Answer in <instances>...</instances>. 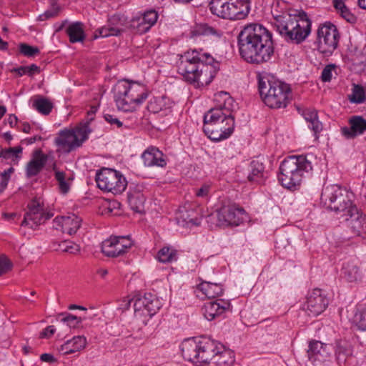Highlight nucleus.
<instances>
[{"mask_svg": "<svg viewBox=\"0 0 366 366\" xmlns=\"http://www.w3.org/2000/svg\"><path fill=\"white\" fill-rule=\"evenodd\" d=\"M179 224H182L183 225L187 224L188 223H192L194 225H199L200 224L199 221L198 219H178Z\"/></svg>", "mask_w": 366, "mask_h": 366, "instance_id": "obj_59", "label": "nucleus"}, {"mask_svg": "<svg viewBox=\"0 0 366 366\" xmlns=\"http://www.w3.org/2000/svg\"><path fill=\"white\" fill-rule=\"evenodd\" d=\"M203 33L206 35H214L217 36H221L222 34L221 31L207 24H204L203 26Z\"/></svg>", "mask_w": 366, "mask_h": 366, "instance_id": "obj_53", "label": "nucleus"}, {"mask_svg": "<svg viewBox=\"0 0 366 366\" xmlns=\"http://www.w3.org/2000/svg\"><path fill=\"white\" fill-rule=\"evenodd\" d=\"M82 318L73 315L68 314L61 319V322H66L69 327L76 328L81 322Z\"/></svg>", "mask_w": 366, "mask_h": 366, "instance_id": "obj_49", "label": "nucleus"}, {"mask_svg": "<svg viewBox=\"0 0 366 366\" xmlns=\"http://www.w3.org/2000/svg\"><path fill=\"white\" fill-rule=\"evenodd\" d=\"M48 159L41 149L34 151L32 159L27 163L26 174L30 178L37 175L44 168Z\"/></svg>", "mask_w": 366, "mask_h": 366, "instance_id": "obj_25", "label": "nucleus"}, {"mask_svg": "<svg viewBox=\"0 0 366 366\" xmlns=\"http://www.w3.org/2000/svg\"><path fill=\"white\" fill-rule=\"evenodd\" d=\"M311 169V162L305 157H289L280 167L279 181L285 188H295L302 181L304 172Z\"/></svg>", "mask_w": 366, "mask_h": 366, "instance_id": "obj_7", "label": "nucleus"}, {"mask_svg": "<svg viewBox=\"0 0 366 366\" xmlns=\"http://www.w3.org/2000/svg\"><path fill=\"white\" fill-rule=\"evenodd\" d=\"M219 69V62L212 56L196 50L185 52L177 62L178 73L197 88L209 84Z\"/></svg>", "mask_w": 366, "mask_h": 366, "instance_id": "obj_2", "label": "nucleus"}, {"mask_svg": "<svg viewBox=\"0 0 366 366\" xmlns=\"http://www.w3.org/2000/svg\"><path fill=\"white\" fill-rule=\"evenodd\" d=\"M27 66H20L14 69V71L17 73L19 76L27 74Z\"/></svg>", "mask_w": 366, "mask_h": 366, "instance_id": "obj_62", "label": "nucleus"}, {"mask_svg": "<svg viewBox=\"0 0 366 366\" xmlns=\"http://www.w3.org/2000/svg\"><path fill=\"white\" fill-rule=\"evenodd\" d=\"M105 120L111 124H115L117 127H122L123 124L122 122H120L117 118L114 117L113 115L111 114H105L104 115Z\"/></svg>", "mask_w": 366, "mask_h": 366, "instance_id": "obj_56", "label": "nucleus"}, {"mask_svg": "<svg viewBox=\"0 0 366 366\" xmlns=\"http://www.w3.org/2000/svg\"><path fill=\"white\" fill-rule=\"evenodd\" d=\"M114 100L119 110L131 111L135 106L147 98V92L144 85L119 81L114 88Z\"/></svg>", "mask_w": 366, "mask_h": 366, "instance_id": "obj_6", "label": "nucleus"}, {"mask_svg": "<svg viewBox=\"0 0 366 366\" xmlns=\"http://www.w3.org/2000/svg\"><path fill=\"white\" fill-rule=\"evenodd\" d=\"M251 172L248 175L249 182L261 184L265 178L264 167L262 163L257 160H253L251 164Z\"/></svg>", "mask_w": 366, "mask_h": 366, "instance_id": "obj_34", "label": "nucleus"}, {"mask_svg": "<svg viewBox=\"0 0 366 366\" xmlns=\"http://www.w3.org/2000/svg\"><path fill=\"white\" fill-rule=\"evenodd\" d=\"M20 52L26 56L31 57L39 54L38 47L30 46L27 44L22 43L19 45Z\"/></svg>", "mask_w": 366, "mask_h": 366, "instance_id": "obj_47", "label": "nucleus"}, {"mask_svg": "<svg viewBox=\"0 0 366 366\" xmlns=\"http://www.w3.org/2000/svg\"><path fill=\"white\" fill-rule=\"evenodd\" d=\"M343 277L350 282H356L362 278V272L358 264L354 262H347L342 266Z\"/></svg>", "mask_w": 366, "mask_h": 366, "instance_id": "obj_31", "label": "nucleus"}, {"mask_svg": "<svg viewBox=\"0 0 366 366\" xmlns=\"http://www.w3.org/2000/svg\"><path fill=\"white\" fill-rule=\"evenodd\" d=\"M199 352L197 365L212 364L218 350L219 342L208 338H202L199 340Z\"/></svg>", "mask_w": 366, "mask_h": 366, "instance_id": "obj_19", "label": "nucleus"}, {"mask_svg": "<svg viewBox=\"0 0 366 366\" xmlns=\"http://www.w3.org/2000/svg\"><path fill=\"white\" fill-rule=\"evenodd\" d=\"M199 341L194 339L184 340L181 344V351L183 357L194 364H197L199 352Z\"/></svg>", "mask_w": 366, "mask_h": 366, "instance_id": "obj_29", "label": "nucleus"}, {"mask_svg": "<svg viewBox=\"0 0 366 366\" xmlns=\"http://www.w3.org/2000/svg\"><path fill=\"white\" fill-rule=\"evenodd\" d=\"M350 127H342L341 132L347 139H353L366 131V119L361 116H353L350 120Z\"/></svg>", "mask_w": 366, "mask_h": 366, "instance_id": "obj_24", "label": "nucleus"}, {"mask_svg": "<svg viewBox=\"0 0 366 366\" xmlns=\"http://www.w3.org/2000/svg\"><path fill=\"white\" fill-rule=\"evenodd\" d=\"M40 359L41 361L46 362H54L56 360L54 356L49 353L42 354L40 357Z\"/></svg>", "mask_w": 366, "mask_h": 366, "instance_id": "obj_58", "label": "nucleus"}, {"mask_svg": "<svg viewBox=\"0 0 366 366\" xmlns=\"http://www.w3.org/2000/svg\"><path fill=\"white\" fill-rule=\"evenodd\" d=\"M353 357L352 345L347 341H337L335 346V358L340 366H346Z\"/></svg>", "mask_w": 366, "mask_h": 366, "instance_id": "obj_26", "label": "nucleus"}, {"mask_svg": "<svg viewBox=\"0 0 366 366\" xmlns=\"http://www.w3.org/2000/svg\"><path fill=\"white\" fill-rule=\"evenodd\" d=\"M7 122L9 125L13 127L17 123V117L14 114L9 115Z\"/></svg>", "mask_w": 366, "mask_h": 366, "instance_id": "obj_63", "label": "nucleus"}, {"mask_svg": "<svg viewBox=\"0 0 366 366\" xmlns=\"http://www.w3.org/2000/svg\"><path fill=\"white\" fill-rule=\"evenodd\" d=\"M0 157L4 158V159H9V149H3L0 147Z\"/></svg>", "mask_w": 366, "mask_h": 366, "instance_id": "obj_64", "label": "nucleus"}, {"mask_svg": "<svg viewBox=\"0 0 366 366\" xmlns=\"http://www.w3.org/2000/svg\"><path fill=\"white\" fill-rule=\"evenodd\" d=\"M331 347L320 341H311L307 355L311 362H324L330 355Z\"/></svg>", "mask_w": 366, "mask_h": 366, "instance_id": "obj_21", "label": "nucleus"}, {"mask_svg": "<svg viewBox=\"0 0 366 366\" xmlns=\"http://www.w3.org/2000/svg\"><path fill=\"white\" fill-rule=\"evenodd\" d=\"M128 202L132 210L136 212H142L144 209L145 198L143 194L137 193L129 196Z\"/></svg>", "mask_w": 366, "mask_h": 366, "instance_id": "obj_40", "label": "nucleus"}, {"mask_svg": "<svg viewBox=\"0 0 366 366\" xmlns=\"http://www.w3.org/2000/svg\"><path fill=\"white\" fill-rule=\"evenodd\" d=\"M27 74L30 76H33L34 74L40 73V68L36 64H31L30 66H27Z\"/></svg>", "mask_w": 366, "mask_h": 366, "instance_id": "obj_57", "label": "nucleus"}, {"mask_svg": "<svg viewBox=\"0 0 366 366\" xmlns=\"http://www.w3.org/2000/svg\"><path fill=\"white\" fill-rule=\"evenodd\" d=\"M229 307V302L223 300H217L206 302L202 310L204 317L207 320L212 321L222 315Z\"/></svg>", "mask_w": 366, "mask_h": 366, "instance_id": "obj_23", "label": "nucleus"}, {"mask_svg": "<svg viewBox=\"0 0 366 366\" xmlns=\"http://www.w3.org/2000/svg\"><path fill=\"white\" fill-rule=\"evenodd\" d=\"M81 218L74 214H71L68 216L56 217L54 219V223L61 227L64 233L69 235L76 233L81 227Z\"/></svg>", "mask_w": 366, "mask_h": 366, "instance_id": "obj_22", "label": "nucleus"}, {"mask_svg": "<svg viewBox=\"0 0 366 366\" xmlns=\"http://www.w3.org/2000/svg\"><path fill=\"white\" fill-rule=\"evenodd\" d=\"M328 304L324 292L320 289H315L308 295L302 308L309 316L317 317L325 311Z\"/></svg>", "mask_w": 366, "mask_h": 366, "instance_id": "obj_15", "label": "nucleus"}, {"mask_svg": "<svg viewBox=\"0 0 366 366\" xmlns=\"http://www.w3.org/2000/svg\"><path fill=\"white\" fill-rule=\"evenodd\" d=\"M209 9L214 15L229 20L243 19L249 12L248 0H212Z\"/></svg>", "mask_w": 366, "mask_h": 366, "instance_id": "obj_8", "label": "nucleus"}, {"mask_svg": "<svg viewBox=\"0 0 366 366\" xmlns=\"http://www.w3.org/2000/svg\"><path fill=\"white\" fill-rule=\"evenodd\" d=\"M157 259L163 263H169L177 259V251L173 247H164L157 253Z\"/></svg>", "mask_w": 366, "mask_h": 366, "instance_id": "obj_37", "label": "nucleus"}, {"mask_svg": "<svg viewBox=\"0 0 366 366\" xmlns=\"http://www.w3.org/2000/svg\"><path fill=\"white\" fill-rule=\"evenodd\" d=\"M22 147L19 146L16 147H10L9 148L10 158H12V160L18 159L20 158V154L22 152Z\"/></svg>", "mask_w": 366, "mask_h": 366, "instance_id": "obj_54", "label": "nucleus"}, {"mask_svg": "<svg viewBox=\"0 0 366 366\" xmlns=\"http://www.w3.org/2000/svg\"><path fill=\"white\" fill-rule=\"evenodd\" d=\"M55 178L59 183V187L61 193L66 194L70 189L69 184L65 180V173L56 171L55 172Z\"/></svg>", "mask_w": 366, "mask_h": 366, "instance_id": "obj_46", "label": "nucleus"}, {"mask_svg": "<svg viewBox=\"0 0 366 366\" xmlns=\"http://www.w3.org/2000/svg\"><path fill=\"white\" fill-rule=\"evenodd\" d=\"M66 32L69 36L70 41L72 43L82 41L84 39L82 24L80 22H76L69 25Z\"/></svg>", "mask_w": 366, "mask_h": 366, "instance_id": "obj_35", "label": "nucleus"}, {"mask_svg": "<svg viewBox=\"0 0 366 366\" xmlns=\"http://www.w3.org/2000/svg\"><path fill=\"white\" fill-rule=\"evenodd\" d=\"M345 217V221L348 222V227L352 234L357 237L366 236V216L360 213L356 207L347 210V214L341 215Z\"/></svg>", "mask_w": 366, "mask_h": 366, "instance_id": "obj_18", "label": "nucleus"}, {"mask_svg": "<svg viewBox=\"0 0 366 366\" xmlns=\"http://www.w3.org/2000/svg\"><path fill=\"white\" fill-rule=\"evenodd\" d=\"M237 44L240 56L248 63L267 62L274 54L272 34L259 24L244 26L238 34Z\"/></svg>", "mask_w": 366, "mask_h": 366, "instance_id": "obj_1", "label": "nucleus"}, {"mask_svg": "<svg viewBox=\"0 0 366 366\" xmlns=\"http://www.w3.org/2000/svg\"><path fill=\"white\" fill-rule=\"evenodd\" d=\"M130 236H111L102 243V252L107 257L122 256L132 247Z\"/></svg>", "mask_w": 366, "mask_h": 366, "instance_id": "obj_14", "label": "nucleus"}, {"mask_svg": "<svg viewBox=\"0 0 366 366\" xmlns=\"http://www.w3.org/2000/svg\"><path fill=\"white\" fill-rule=\"evenodd\" d=\"M127 28H131L130 22H126V18L123 15L114 14L108 21V24L95 31V36L97 33L100 36L107 37L110 36H119Z\"/></svg>", "mask_w": 366, "mask_h": 366, "instance_id": "obj_17", "label": "nucleus"}, {"mask_svg": "<svg viewBox=\"0 0 366 366\" xmlns=\"http://www.w3.org/2000/svg\"><path fill=\"white\" fill-rule=\"evenodd\" d=\"M14 169L13 167L9 168L7 170L4 171L1 173V178H6L9 180L11 174L14 172Z\"/></svg>", "mask_w": 366, "mask_h": 366, "instance_id": "obj_60", "label": "nucleus"}, {"mask_svg": "<svg viewBox=\"0 0 366 366\" xmlns=\"http://www.w3.org/2000/svg\"><path fill=\"white\" fill-rule=\"evenodd\" d=\"M148 302L144 310L145 317H152L161 307L159 300L151 293L147 294Z\"/></svg>", "mask_w": 366, "mask_h": 366, "instance_id": "obj_39", "label": "nucleus"}, {"mask_svg": "<svg viewBox=\"0 0 366 366\" xmlns=\"http://www.w3.org/2000/svg\"><path fill=\"white\" fill-rule=\"evenodd\" d=\"M339 40V32L336 26L326 22L320 25L317 29V49L325 54L330 55L337 48Z\"/></svg>", "mask_w": 366, "mask_h": 366, "instance_id": "obj_12", "label": "nucleus"}, {"mask_svg": "<svg viewBox=\"0 0 366 366\" xmlns=\"http://www.w3.org/2000/svg\"><path fill=\"white\" fill-rule=\"evenodd\" d=\"M365 99L364 88L360 85H355L350 101L354 103H362Z\"/></svg>", "mask_w": 366, "mask_h": 366, "instance_id": "obj_45", "label": "nucleus"}, {"mask_svg": "<svg viewBox=\"0 0 366 366\" xmlns=\"http://www.w3.org/2000/svg\"><path fill=\"white\" fill-rule=\"evenodd\" d=\"M98 107L96 105H92L90 107V109L87 112L88 118L90 121L93 119V116L95 114L97 111Z\"/></svg>", "mask_w": 366, "mask_h": 366, "instance_id": "obj_61", "label": "nucleus"}, {"mask_svg": "<svg viewBox=\"0 0 366 366\" xmlns=\"http://www.w3.org/2000/svg\"><path fill=\"white\" fill-rule=\"evenodd\" d=\"M86 340L84 336H76L61 345L59 351L64 355L72 354L85 348Z\"/></svg>", "mask_w": 366, "mask_h": 366, "instance_id": "obj_30", "label": "nucleus"}, {"mask_svg": "<svg viewBox=\"0 0 366 366\" xmlns=\"http://www.w3.org/2000/svg\"><path fill=\"white\" fill-rule=\"evenodd\" d=\"M147 302H149L147 294L143 297L134 299V309L136 316L145 317L144 310L147 308Z\"/></svg>", "mask_w": 366, "mask_h": 366, "instance_id": "obj_42", "label": "nucleus"}, {"mask_svg": "<svg viewBox=\"0 0 366 366\" xmlns=\"http://www.w3.org/2000/svg\"><path fill=\"white\" fill-rule=\"evenodd\" d=\"M142 158L147 167L158 166L163 167L166 165L163 153L155 147L148 148L142 154Z\"/></svg>", "mask_w": 366, "mask_h": 366, "instance_id": "obj_28", "label": "nucleus"}, {"mask_svg": "<svg viewBox=\"0 0 366 366\" xmlns=\"http://www.w3.org/2000/svg\"><path fill=\"white\" fill-rule=\"evenodd\" d=\"M55 249L57 251L75 254L80 251V247L73 242L63 241L57 244V247H56Z\"/></svg>", "mask_w": 366, "mask_h": 366, "instance_id": "obj_41", "label": "nucleus"}, {"mask_svg": "<svg viewBox=\"0 0 366 366\" xmlns=\"http://www.w3.org/2000/svg\"><path fill=\"white\" fill-rule=\"evenodd\" d=\"M12 266L11 262L6 256H1L0 257V276L11 270Z\"/></svg>", "mask_w": 366, "mask_h": 366, "instance_id": "obj_51", "label": "nucleus"}, {"mask_svg": "<svg viewBox=\"0 0 366 366\" xmlns=\"http://www.w3.org/2000/svg\"><path fill=\"white\" fill-rule=\"evenodd\" d=\"M355 322L360 330H366V308L355 314Z\"/></svg>", "mask_w": 366, "mask_h": 366, "instance_id": "obj_48", "label": "nucleus"}, {"mask_svg": "<svg viewBox=\"0 0 366 366\" xmlns=\"http://www.w3.org/2000/svg\"><path fill=\"white\" fill-rule=\"evenodd\" d=\"M211 185L209 184H204L200 188L195 190V194L197 197L206 198L208 197Z\"/></svg>", "mask_w": 366, "mask_h": 366, "instance_id": "obj_52", "label": "nucleus"}, {"mask_svg": "<svg viewBox=\"0 0 366 366\" xmlns=\"http://www.w3.org/2000/svg\"><path fill=\"white\" fill-rule=\"evenodd\" d=\"M32 106L39 113L44 115L49 114L53 108L52 103L46 98L42 97H37L34 100Z\"/></svg>", "mask_w": 366, "mask_h": 366, "instance_id": "obj_38", "label": "nucleus"}, {"mask_svg": "<svg viewBox=\"0 0 366 366\" xmlns=\"http://www.w3.org/2000/svg\"><path fill=\"white\" fill-rule=\"evenodd\" d=\"M223 292L222 286L219 284L209 282H202L197 287L195 292L198 297L209 299L215 298Z\"/></svg>", "mask_w": 366, "mask_h": 366, "instance_id": "obj_27", "label": "nucleus"}, {"mask_svg": "<svg viewBox=\"0 0 366 366\" xmlns=\"http://www.w3.org/2000/svg\"><path fill=\"white\" fill-rule=\"evenodd\" d=\"M219 104L209 109L204 116L203 131L212 141L228 138L234 127L233 99L228 93L221 92L215 96Z\"/></svg>", "mask_w": 366, "mask_h": 366, "instance_id": "obj_3", "label": "nucleus"}, {"mask_svg": "<svg viewBox=\"0 0 366 366\" xmlns=\"http://www.w3.org/2000/svg\"><path fill=\"white\" fill-rule=\"evenodd\" d=\"M258 89L261 98L269 107L279 109L287 107L291 93L289 84L265 74L259 75Z\"/></svg>", "mask_w": 366, "mask_h": 366, "instance_id": "obj_5", "label": "nucleus"}, {"mask_svg": "<svg viewBox=\"0 0 366 366\" xmlns=\"http://www.w3.org/2000/svg\"><path fill=\"white\" fill-rule=\"evenodd\" d=\"M303 116L308 123V127L314 132L315 138H317V134L322 129V124L318 119L317 112L315 109H307L304 111Z\"/></svg>", "mask_w": 366, "mask_h": 366, "instance_id": "obj_33", "label": "nucleus"}, {"mask_svg": "<svg viewBox=\"0 0 366 366\" xmlns=\"http://www.w3.org/2000/svg\"><path fill=\"white\" fill-rule=\"evenodd\" d=\"M59 12V7L56 1L51 0V9L46 11L44 14L39 16L38 19L40 21H45L50 18H53L58 15Z\"/></svg>", "mask_w": 366, "mask_h": 366, "instance_id": "obj_44", "label": "nucleus"}, {"mask_svg": "<svg viewBox=\"0 0 366 366\" xmlns=\"http://www.w3.org/2000/svg\"><path fill=\"white\" fill-rule=\"evenodd\" d=\"M90 132L89 123L80 124L71 129L60 131L54 139V143L58 151L68 154L81 147L88 139Z\"/></svg>", "mask_w": 366, "mask_h": 366, "instance_id": "obj_9", "label": "nucleus"}, {"mask_svg": "<svg viewBox=\"0 0 366 366\" xmlns=\"http://www.w3.org/2000/svg\"><path fill=\"white\" fill-rule=\"evenodd\" d=\"M321 202L323 205L336 213L347 214L352 205L348 192L337 184L325 187L321 194Z\"/></svg>", "mask_w": 366, "mask_h": 366, "instance_id": "obj_10", "label": "nucleus"}, {"mask_svg": "<svg viewBox=\"0 0 366 366\" xmlns=\"http://www.w3.org/2000/svg\"><path fill=\"white\" fill-rule=\"evenodd\" d=\"M56 331V329L54 326H48L46 327L39 335L40 338H49L51 337Z\"/></svg>", "mask_w": 366, "mask_h": 366, "instance_id": "obj_55", "label": "nucleus"}, {"mask_svg": "<svg viewBox=\"0 0 366 366\" xmlns=\"http://www.w3.org/2000/svg\"><path fill=\"white\" fill-rule=\"evenodd\" d=\"M157 19L158 14L155 11H148L142 16L133 18L130 21V26L139 33H145L157 22Z\"/></svg>", "mask_w": 366, "mask_h": 366, "instance_id": "obj_20", "label": "nucleus"}, {"mask_svg": "<svg viewBox=\"0 0 366 366\" xmlns=\"http://www.w3.org/2000/svg\"><path fill=\"white\" fill-rule=\"evenodd\" d=\"M274 26L288 42L302 43L311 32L312 21L302 10H289L274 16Z\"/></svg>", "mask_w": 366, "mask_h": 366, "instance_id": "obj_4", "label": "nucleus"}, {"mask_svg": "<svg viewBox=\"0 0 366 366\" xmlns=\"http://www.w3.org/2000/svg\"><path fill=\"white\" fill-rule=\"evenodd\" d=\"M168 100L166 97H157L150 101L148 109L153 113H158L160 111L167 109L166 102Z\"/></svg>", "mask_w": 366, "mask_h": 366, "instance_id": "obj_43", "label": "nucleus"}, {"mask_svg": "<svg viewBox=\"0 0 366 366\" xmlns=\"http://www.w3.org/2000/svg\"><path fill=\"white\" fill-rule=\"evenodd\" d=\"M96 182L101 190L114 194H122L127 186L126 178L119 172L108 168L97 174Z\"/></svg>", "mask_w": 366, "mask_h": 366, "instance_id": "obj_11", "label": "nucleus"}, {"mask_svg": "<svg viewBox=\"0 0 366 366\" xmlns=\"http://www.w3.org/2000/svg\"><path fill=\"white\" fill-rule=\"evenodd\" d=\"M28 207L29 212L26 213L21 226L25 225L31 229H36L53 215L52 214L45 213L43 208L36 201L31 202Z\"/></svg>", "mask_w": 366, "mask_h": 366, "instance_id": "obj_16", "label": "nucleus"}, {"mask_svg": "<svg viewBox=\"0 0 366 366\" xmlns=\"http://www.w3.org/2000/svg\"><path fill=\"white\" fill-rule=\"evenodd\" d=\"M244 210L242 208L236 207L235 205H224L217 213L207 217L210 220L217 219L216 225L225 227L230 225H239L244 221Z\"/></svg>", "mask_w": 366, "mask_h": 366, "instance_id": "obj_13", "label": "nucleus"}, {"mask_svg": "<svg viewBox=\"0 0 366 366\" xmlns=\"http://www.w3.org/2000/svg\"><path fill=\"white\" fill-rule=\"evenodd\" d=\"M335 64H328L322 70L321 79L324 82L330 81L332 77V71L335 69Z\"/></svg>", "mask_w": 366, "mask_h": 366, "instance_id": "obj_50", "label": "nucleus"}, {"mask_svg": "<svg viewBox=\"0 0 366 366\" xmlns=\"http://www.w3.org/2000/svg\"><path fill=\"white\" fill-rule=\"evenodd\" d=\"M212 365L214 366H229L234 362L232 352L227 350L223 345L219 343Z\"/></svg>", "mask_w": 366, "mask_h": 366, "instance_id": "obj_32", "label": "nucleus"}, {"mask_svg": "<svg viewBox=\"0 0 366 366\" xmlns=\"http://www.w3.org/2000/svg\"><path fill=\"white\" fill-rule=\"evenodd\" d=\"M332 3L337 12L347 21L350 23H355L356 21V16L345 6L342 0H333Z\"/></svg>", "mask_w": 366, "mask_h": 366, "instance_id": "obj_36", "label": "nucleus"}]
</instances>
